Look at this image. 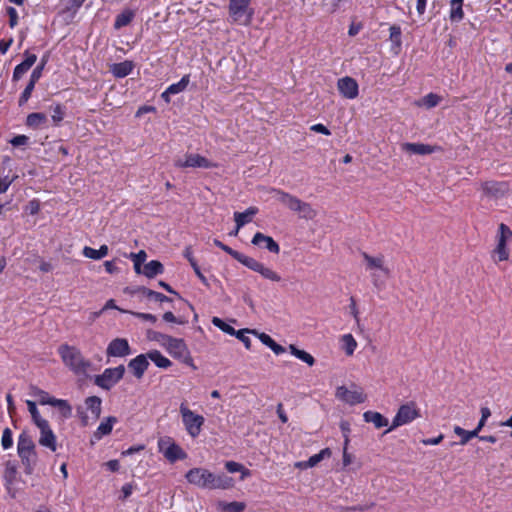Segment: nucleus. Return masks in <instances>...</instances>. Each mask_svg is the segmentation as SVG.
<instances>
[{
	"label": "nucleus",
	"mask_w": 512,
	"mask_h": 512,
	"mask_svg": "<svg viewBox=\"0 0 512 512\" xmlns=\"http://www.w3.org/2000/svg\"><path fill=\"white\" fill-rule=\"evenodd\" d=\"M185 478L190 484L202 489H228L234 486L232 477L223 473L216 475L204 468L190 469Z\"/></svg>",
	"instance_id": "f257e3e1"
},
{
	"label": "nucleus",
	"mask_w": 512,
	"mask_h": 512,
	"mask_svg": "<svg viewBox=\"0 0 512 512\" xmlns=\"http://www.w3.org/2000/svg\"><path fill=\"white\" fill-rule=\"evenodd\" d=\"M58 354L64 365L76 375H85L91 367V362L85 359L75 346L61 344L58 347Z\"/></svg>",
	"instance_id": "f03ea898"
},
{
	"label": "nucleus",
	"mask_w": 512,
	"mask_h": 512,
	"mask_svg": "<svg viewBox=\"0 0 512 512\" xmlns=\"http://www.w3.org/2000/svg\"><path fill=\"white\" fill-rule=\"evenodd\" d=\"M275 198L285 205L288 209L299 214V217L306 220H312L317 216V211L307 202H304L287 192L273 189Z\"/></svg>",
	"instance_id": "7ed1b4c3"
},
{
	"label": "nucleus",
	"mask_w": 512,
	"mask_h": 512,
	"mask_svg": "<svg viewBox=\"0 0 512 512\" xmlns=\"http://www.w3.org/2000/svg\"><path fill=\"white\" fill-rule=\"evenodd\" d=\"M17 452L24 466L25 473L31 475L37 462V454L33 440L24 432L19 436Z\"/></svg>",
	"instance_id": "20e7f679"
},
{
	"label": "nucleus",
	"mask_w": 512,
	"mask_h": 512,
	"mask_svg": "<svg viewBox=\"0 0 512 512\" xmlns=\"http://www.w3.org/2000/svg\"><path fill=\"white\" fill-rule=\"evenodd\" d=\"M162 345L167 349L169 354L180 360L184 364L191 366L194 370L197 367L193 363L190 351L183 339L174 338L172 336H161Z\"/></svg>",
	"instance_id": "39448f33"
},
{
	"label": "nucleus",
	"mask_w": 512,
	"mask_h": 512,
	"mask_svg": "<svg viewBox=\"0 0 512 512\" xmlns=\"http://www.w3.org/2000/svg\"><path fill=\"white\" fill-rule=\"evenodd\" d=\"M361 256L364 259L366 269L372 272L371 279L373 285L377 288L380 287L379 276L375 271L378 270L382 272L386 278L390 277V269L385 265L384 255L379 254L377 256H371L367 252H362Z\"/></svg>",
	"instance_id": "423d86ee"
},
{
	"label": "nucleus",
	"mask_w": 512,
	"mask_h": 512,
	"mask_svg": "<svg viewBox=\"0 0 512 512\" xmlns=\"http://www.w3.org/2000/svg\"><path fill=\"white\" fill-rule=\"evenodd\" d=\"M420 417V410L417 408L415 402H408L399 407L395 417L393 418L390 428H388L384 434L392 431L393 429L408 424L413 420Z\"/></svg>",
	"instance_id": "0eeeda50"
},
{
	"label": "nucleus",
	"mask_w": 512,
	"mask_h": 512,
	"mask_svg": "<svg viewBox=\"0 0 512 512\" xmlns=\"http://www.w3.org/2000/svg\"><path fill=\"white\" fill-rule=\"evenodd\" d=\"M251 0H230L229 14L234 22L241 25L250 24L253 16V9L250 8Z\"/></svg>",
	"instance_id": "6e6552de"
},
{
	"label": "nucleus",
	"mask_w": 512,
	"mask_h": 512,
	"mask_svg": "<svg viewBox=\"0 0 512 512\" xmlns=\"http://www.w3.org/2000/svg\"><path fill=\"white\" fill-rule=\"evenodd\" d=\"M158 449L159 452L162 453L171 463L187 458L186 452L168 436L162 437L158 440Z\"/></svg>",
	"instance_id": "1a4fd4ad"
},
{
	"label": "nucleus",
	"mask_w": 512,
	"mask_h": 512,
	"mask_svg": "<svg viewBox=\"0 0 512 512\" xmlns=\"http://www.w3.org/2000/svg\"><path fill=\"white\" fill-rule=\"evenodd\" d=\"M124 373V365H119L115 368H106L102 374L95 376L94 383L104 390H110L123 378Z\"/></svg>",
	"instance_id": "9d476101"
},
{
	"label": "nucleus",
	"mask_w": 512,
	"mask_h": 512,
	"mask_svg": "<svg viewBox=\"0 0 512 512\" xmlns=\"http://www.w3.org/2000/svg\"><path fill=\"white\" fill-rule=\"evenodd\" d=\"M180 413L188 434L193 438L197 437L200 434L201 428L204 424V417L195 414L184 404H181L180 406Z\"/></svg>",
	"instance_id": "9b49d317"
},
{
	"label": "nucleus",
	"mask_w": 512,
	"mask_h": 512,
	"mask_svg": "<svg viewBox=\"0 0 512 512\" xmlns=\"http://www.w3.org/2000/svg\"><path fill=\"white\" fill-rule=\"evenodd\" d=\"M512 238V230L504 223H501L498 228L497 246L494 249V254L498 257V261H506L509 258V251L507 249V242Z\"/></svg>",
	"instance_id": "f8f14e48"
},
{
	"label": "nucleus",
	"mask_w": 512,
	"mask_h": 512,
	"mask_svg": "<svg viewBox=\"0 0 512 512\" xmlns=\"http://www.w3.org/2000/svg\"><path fill=\"white\" fill-rule=\"evenodd\" d=\"M174 165L178 168H213L216 164L209 161L200 154H186L184 158H178L175 160Z\"/></svg>",
	"instance_id": "ddd939ff"
},
{
	"label": "nucleus",
	"mask_w": 512,
	"mask_h": 512,
	"mask_svg": "<svg viewBox=\"0 0 512 512\" xmlns=\"http://www.w3.org/2000/svg\"><path fill=\"white\" fill-rule=\"evenodd\" d=\"M242 264L246 266L247 268L251 269L252 271H255L259 273L263 278L273 281V282H280L281 276L271 268L265 266L263 263L257 261L256 259L249 257L246 255L244 258Z\"/></svg>",
	"instance_id": "4468645a"
},
{
	"label": "nucleus",
	"mask_w": 512,
	"mask_h": 512,
	"mask_svg": "<svg viewBox=\"0 0 512 512\" xmlns=\"http://www.w3.org/2000/svg\"><path fill=\"white\" fill-rule=\"evenodd\" d=\"M509 187L506 182L487 181L482 184V191L485 197L499 199L506 195Z\"/></svg>",
	"instance_id": "2eb2a0df"
},
{
	"label": "nucleus",
	"mask_w": 512,
	"mask_h": 512,
	"mask_svg": "<svg viewBox=\"0 0 512 512\" xmlns=\"http://www.w3.org/2000/svg\"><path fill=\"white\" fill-rule=\"evenodd\" d=\"M337 88L340 94L347 99H355L359 93L358 83L349 76L340 78L337 82Z\"/></svg>",
	"instance_id": "dca6fc26"
},
{
	"label": "nucleus",
	"mask_w": 512,
	"mask_h": 512,
	"mask_svg": "<svg viewBox=\"0 0 512 512\" xmlns=\"http://www.w3.org/2000/svg\"><path fill=\"white\" fill-rule=\"evenodd\" d=\"M38 428L40 430V437L38 440L39 444L55 452L57 449L56 436L50 428L48 421L40 422V426H38Z\"/></svg>",
	"instance_id": "f3484780"
},
{
	"label": "nucleus",
	"mask_w": 512,
	"mask_h": 512,
	"mask_svg": "<svg viewBox=\"0 0 512 512\" xmlns=\"http://www.w3.org/2000/svg\"><path fill=\"white\" fill-rule=\"evenodd\" d=\"M336 396L340 400L350 404L363 403L366 400V396L361 390H348L345 386H340L336 390Z\"/></svg>",
	"instance_id": "a211bd4d"
},
{
	"label": "nucleus",
	"mask_w": 512,
	"mask_h": 512,
	"mask_svg": "<svg viewBox=\"0 0 512 512\" xmlns=\"http://www.w3.org/2000/svg\"><path fill=\"white\" fill-rule=\"evenodd\" d=\"M131 353L129 343L124 338L112 340L106 350L108 357H124Z\"/></svg>",
	"instance_id": "6ab92c4d"
},
{
	"label": "nucleus",
	"mask_w": 512,
	"mask_h": 512,
	"mask_svg": "<svg viewBox=\"0 0 512 512\" xmlns=\"http://www.w3.org/2000/svg\"><path fill=\"white\" fill-rule=\"evenodd\" d=\"M251 243L255 246H264L269 252L278 254L280 247L278 243L270 236H267L261 232H257L252 238Z\"/></svg>",
	"instance_id": "aec40b11"
},
{
	"label": "nucleus",
	"mask_w": 512,
	"mask_h": 512,
	"mask_svg": "<svg viewBox=\"0 0 512 512\" xmlns=\"http://www.w3.org/2000/svg\"><path fill=\"white\" fill-rule=\"evenodd\" d=\"M147 355L141 354L131 359L128 363L129 370L137 379H141L149 366Z\"/></svg>",
	"instance_id": "412c9836"
},
{
	"label": "nucleus",
	"mask_w": 512,
	"mask_h": 512,
	"mask_svg": "<svg viewBox=\"0 0 512 512\" xmlns=\"http://www.w3.org/2000/svg\"><path fill=\"white\" fill-rule=\"evenodd\" d=\"M25 60L18 64L13 72V80L18 81L36 62L37 56L28 51L25 52Z\"/></svg>",
	"instance_id": "4be33fe9"
},
{
	"label": "nucleus",
	"mask_w": 512,
	"mask_h": 512,
	"mask_svg": "<svg viewBox=\"0 0 512 512\" xmlns=\"http://www.w3.org/2000/svg\"><path fill=\"white\" fill-rule=\"evenodd\" d=\"M403 151L410 154L427 155L433 153L437 147L423 143H403L401 145Z\"/></svg>",
	"instance_id": "5701e85b"
},
{
	"label": "nucleus",
	"mask_w": 512,
	"mask_h": 512,
	"mask_svg": "<svg viewBox=\"0 0 512 512\" xmlns=\"http://www.w3.org/2000/svg\"><path fill=\"white\" fill-rule=\"evenodd\" d=\"M17 475V465L13 461H7L5 464V471H4V481L6 489L8 490V493L11 495L12 498L15 497V493L12 492L11 486L16 480Z\"/></svg>",
	"instance_id": "b1692460"
},
{
	"label": "nucleus",
	"mask_w": 512,
	"mask_h": 512,
	"mask_svg": "<svg viewBox=\"0 0 512 512\" xmlns=\"http://www.w3.org/2000/svg\"><path fill=\"white\" fill-rule=\"evenodd\" d=\"M258 213L257 207H249L244 212H235L234 213V220L237 224V229H241L245 224L252 221L253 216H255Z\"/></svg>",
	"instance_id": "393cba45"
},
{
	"label": "nucleus",
	"mask_w": 512,
	"mask_h": 512,
	"mask_svg": "<svg viewBox=\"0 0 512 512\" xmlns=\"http://www.w3.org/2000/svg\"><path fill=\"white\" fill-rule=\"evenodd\" d=\"M134 68V64L132 61L125 60L120 63H115L111 66L110 71L117 78H123L129 75Z\"/></svg>",
	"instance_id": "a878e982"
},
{
	"label": "nucleus",
	"mask_w": 512,
	"mask_h": 512,
	"mask_svg": "<svg viewBox=\"0 0 512 512\" xmlns=\"http://www.w3.org/2000/svg\"><path fill=\"white\" fill-rule=\"evenodd\" d=\"M365 422L372 423L377 429L388 425V419L385 418L381 413L374 411H366L363 414Z\"/></svg>",
	"instance_id": "bb28decb"
},
{
	"label": "nucleus",
	"mask_w": 512,
	"mask_h": 512,
	"mask_svg": "<svg viewBox=\"0 0 512 512\" xmlns=\"http://www.w3.org/2000/svg\"><path fill=\"white\" fill-rule=\"evenodd\" d=\"M164 271V267L162 263L158 260H152L144 265L143 274L147 278H154L155 276L162 274Z\"/></svg>",
	"instance_id": "cd10ccee"
},
{
	"label": "nucleus",
	"mask_w": 512,
	"mask_h": 512,
	"mask_svg": "<svg viewBox=\"0 0 512 512\" xmlns=\"http://www.w3.org/2000/svg\"><path fill=\"white\" fill-rule=\"evenodd\" d=\"M117 422V418L114 416H109L106 418L104 422H101L98 426L95 437L100 439L104 435H108L111 433L113 425Z\"/></svg>",
	"instance_id": "c85d7f7f"
},
{
	"label": "nucleus",
	"mask_w": 512,
	"mask_h": 512,
	"mask_svg": "<svg viewBox=\"0 0 512 512\" xmlns=\"http://www.w3.org/2000/svg\"><path fill=\"white\" fill-rule=\"evenodd\" d=\"M147 357L159 368H168L172 365L171 361L163 356L158 350H152L147 353Z\"/></svg>",
	"instance_id": "c756f323"
},
{
	"label": "nucleus",
	"mask_w": 512,
	"mask_h": 512,
	"mask_svg": "<svg viewBox=\"0 0 512 512\" xmlns=\"http://www.w3.org/2000/svg\"><path fill=\"white\" fill-rule=\"evenodd\" d=\"M101 403L102 401L98 396H90L85 400L87 409L95 419H98L101 414Z\"/></svg>",
	"instance_id": "7c9ffc66"
},
{
	"label": "nucleus",
	"mask_w": 512,
	"mask_h": 512,
	"mask_svg": "<svg viewBox=\"0 0 512 512\" xmlns=\"http://www.w3.org/2000/svg\"><path fill=\"white\" fill-rule=\"evenodd\" d=\"M289 350L292 355H294L296 358L300 359L301 361L305 362L309 366H313L315 364L314 357L309 354L308 352L298 349L295 345L291 344L289 346Z\"/></svg>",
	"instance_id": "2f4dec72"
},
{
	"label": "nucleus",
	"mask_w": 512,
	"mask_h": 512,
	"mask_svg": "<svg viewBox=\"0 0 512 512\" xmlns=\"http://www.w3.org/2000/svg\"><path fill=\"white\" fill-rule=\"evenodd\" d=\"M463 0H451V11L450 20L453 22H459L464 17L462 9Z\"/></svg>",
	"instance_id": "473e14b6"
},
{
	"label": "nucleus",
	"mask_w": 512,
	"mask_h": 512,
	"mask_svg": "<svg viewBox=\"0 0 512 512\" xmlns=\"http://www.w3.org/2000/svg\"><path fill=\"white\" fill-rule=\"evenodd\" d=\"M454 433L461 437L460 444L465 445L467 444L472 438L477 437L479 434V431L475 428L472 431H467L463 429L460 426L454 427Z\"/></svg>",
	"instance_id": "72a5a7b5"
},
{
	"label": "nucleus",
	"mask_w": 512,
	"mask_h": 512,
	"mask_svg": "<svg viewBox=\"0 0 512 512\" xmlns=\"http://www.w3.org/2000/svg\"><path fill=\"white\" fill-rule=\"evenodd\" d=\"M225 468L230 473L241 472V480H244L246 477L250 476V470L245 468L242 464L235 461H227L225 463Z\"/></svg>",
	"instance_id": "f704fd0d"
},
{
	"label": "nucleus",
	"mask_w": 512,
	"mask_h": 512,
	"mask_svg": "<svg viewBox=\"0 0 512 512\" xmlns=\"http://www.w3.org/2000/svg\"><path fill=\"white\" fill-rule=\"evenodd\" d=\"M343 349L348 356H352L357 347V342L351 334H345L341 338Z\"/></svg>",
	"instance_id": "c9c22d12"
},
{
	"label": "nucleus",
	"mask_w": 512,
	"mask_h": 512,
	"mask_svg": "<svg viewBox=\"0 0 512 512\" xmlns=\"http://www.w3.org/2000/svg\"><path fill=\"white\" fill-rule=\"evenodd\" d=\"M47 117L44 113H31L27 116L26 124L29 127L38 128L46 123Z\"/></svg>",
	"instance_id": "e433bc0d"
},
{
	"label": "nucleus",
	"mask_w": 512,
	"mask_h": 512,
	"mask_svg": "<svg viewBox=\"0 0 512 512\" xmlns=\"http://www.w3.org/2000/svg\"><path fill=\"white\" fill-rule=\"evenodd\" d=\"M214 244L217 247H219L220 249H222L223 251H225L226 253H228L229 255H231L235 260H237L241 264H242L244 258L246 257V255H244V254H242V253L232 249L231 247L225 245L224 243H222L218 239H214Z\"/></svg>",
	"instance_id": "4c0bfd02"
},
{
	"label": "nucleus",
	"mask_w": 512,
	"mask_h": 512,
	"mask_svg": "<svg viewBox=\"0 0 512 512\" xmlns=\"http://www.w3.org/2000/svg\"><path fill=\"white\" fill-rule=\"evenodd\" d=\"M133 16H134L133 12L129 11V10L120 13L115 19L114 28L120 29V28L128 25L132 21Z\"/></svg>",
	"instance_id": "58836bf2"
},
{
	"label": "nucleus",
	"mask_w": 512,
	"mask_h": 512,
	"mask_svg": "<svg viewBox=\"0 0 512 512\" xmlns=\"http://www.w3.org/2000/svg\"><path fill=\"white\" fill-rule=\"evenodd\" d=\"M50 405L59 408L65 418L71 416L72 408L66 400L56 399L53 397Z\"/></svg>",
	"instance_id": "ea45409f"
},
{
	"label": "nucleus",
	"mask_w": 512,
	"mask_h": 512,
	"mask_svg": "<svg viewBox=\"0 0 512 512\" xmlns=\"http://www.w3.org/2000/svg\"><path fill=\"white\" fill-rule=\"evenodd\" d=\"M331 456V450L329 448H324L322 449L319 453L311 456L308 460H307V464L308 466L311 468V467H314L316 466L318 463H320L323 459L325 458H329Z\"/></svg>",
	"instance_id": "a19ab883"
},
{
	"label": "nucleus",
	"mask_w": 512,
	"mask_h": 512,
	"mask_svg": "<svg viewBox=\"0 0 512 512\" xmlns=\"http://www.w3.org/2000/svg\"><path fill=\"white\" fill-rule=\"evenodd\" d=\"M139 291L146 297L148 298H153L154 300L156 301H159V302H168V301H171V299L169 297H167L166 295L160 293V292H156V291H153L151 289H148L146 287H141L139 289Z\"/></svg>",
	"instance_id": "79ce46f5"
},
{
	"label": "nucleus",
	"mask_w": 512,
	"mask_h": 512,
	"mask_svg": "<svg viewBox=\"0 0 512 512\" xmlns=\"http://www.w3.org/2000/svg\"><path fill=\"white\" fill-rule=\"evenodd\" d=\"M189 75H184L177 83L170 85L167 89L171 94H178L183 92L189 84Z\"/></svg>",
	"instance_id": "37998d69"
},
{
	"label": "nucleus",
	"mask_w": 512,
	"mask_h": 512,
	"mask_svg": "<svg viewBox=\"0 0 512 512\" xmlns=\"http://www.w3.org/2000/svg\"><path fill=\"white\" fill-rule=\"evenodd\" d=\"M26 404L28 406V410L32 416V419H33V422L35 423V425L38 427L40 426V422H46L47 420L43 419L39 412H38V409L36 407V403L34 401H31V400H27L26 401Z\"/></svg>",
	"instance_id": "c03bdc74"
},
{
	"label": "nucleus",
	"mask_w": 512,
	"mask_h": 512,
	"mask_svg": "<svg viewBox=\"0 0 512 512\" xmlns=\"http://www.w3.org/2000/svg\"><path fill=\"white\" fill-rule=\"evenodd\" d=\"M212 323L214 326H216L217 328H219L220 330H222L223 332H225L229 335H234L236 332V330L232 326L225 323L222 319H220L218 317H213Z\"/></svg>",
	"instance_id": "a18cd8bd"
},
{
	"label": "nucleus",
	"mask_w": 512,
	"mask_h": 512,
	"mask_svg": "<svg viewBox=\"0 0 512 512\" xmlns=\"http://www.w3.org/2000/svg\"><path fill=\"white\" fill-rule=\"evenodd\" d=\"M253 330L250 329H241L235 332L234 336L238 338L245 346L246 349L251 348V340L248 336H246V333H252Z\"/></svg>",
	"instance_id": "49530a36"
},
{
	"label": "nucleus",
	"mask_w": 512,
	"mask_h": 512,
	"mask_svg": "<svg viewBox=\"0 0 512 512\" xmlns=\"http://www.w3.org/2000/svg\"><path fill=\"white\" fill-rule=\"evenodd\" d=\"M16 178L17 176L9 177L0 173V194L5 193Z\"/></svg>",
	"instance_id": "de8ad7c7"
},
{
	"label": "nucleus",
	"mask_w": 512,
	"mask_h": 512,
	"mask_svg": "<svg viewBox=\"0 0 512 512\" xmlns=\"http://www.w3.org/2000/svg\"><path fill=\"white\" fill-rule=\"evenodd\" d=\"M440 102V97L436 94L429 93L422 99V104L427 108H432L438 105Z\"/></svg>",
	"instance_id": "09e8293b"
},
{
	"label": "nucleus",
	"mask_w": 512,
	"mask_h": 512,
	"mask_svg": "<svg viewBox=\"0 0 512 512\" xmlns=\"http://www.w3.org/2000/svg\"><path fill=\"white\" fill-rule=\"evenodd\" d=\"M390 39L397 46H401V29L399 26L393 25L390 27Z\"/></svg>",
	"instance_id": "8fccbe9b"
},
{
	"label": "nucleus",
	"mask_w": 512,
	"mask_h": 512,
	"mask_svg": "<svg viewBox=\"0 0 512 512\" xmlns=\"http://www.w3.org/2000/svg\"><path fill=\"white\" fill-rule=\"evenodd\" d=\"M1 444L3 449H9L12 447L13 439H12V431L10 428H5L2 434Z\"/></svg>",
	"instance_id": "3c124183"
},
{
	"label": "nucleus",
	"mask_w": 512,
	"mask_h": 512,
	"mask_svg": "<svg viewBox=\"0 0 512 512\" xmlns=\"http://www.w3.org/2000/svg\"><path fill=\"white\" fill-rule=\"evenodd\" d=\"M34 87H35V82L29 80V83L27 84L26 88L22 92L21 97L19 99L20 105H22L23 103L28 101V99L30 98L31 93H32Z\"/></svg>",
	"instance_id": "603ef678"
},
{
	"label": "nucleus",
	"mask_w": 512,
	"mask_h": 512,
	"mask_svg": "<svg viewBox=\"0 0 512 512\" xmlns=\"http://www.w3.org/2000/svg\"><path fill=\"white\" fill-rule=\"evenodd\" d=\"M35 395L38 397V401L42 405H45V404L50 405V402L53 399V397H51L47 392L40 390V389H38L36 391Z\"/></svg>",
	"instance_id": "864d4df0"
},
{
	"label": "nucleus",
	"mask_w": 512,
	"mask_h": 512,
	"mask_svg": "<svg viewBox=\"0 0 512 512\" xmlns=\"http://www.w3.org/2000/svg\"><path fill=\"white\" fill-rule=\"evenodd\" d=\"M491 412L490 409L487 407L481 408V419L476 427V429L480 432L481 429L485 426L486 420L490 417Z\"/></svg>",
	"instance_id": "5fc2aeb1"
},
{
	"label": "nucleus",
	"mask_w": 512,
	"mask_h": 512,
	"mask_svg": "<svg viewBox=\"0 0 512 512\" xmlns=\"http://www.w3.org/2000/svg\"><path fill=\"white\" fill-rule=\"evenodd\" d=\"M83 255L89 259L100 260V255L98 250L91 248L89 246H85L82 251Z\"/></svg>",
	"instance_id": "6e6d98bb"
},
{
	"label": "nucleus",
	"mask_w": 512,
	"mask_h": 512,
	"mask_svg": "<svg viewBox=\"0 0 512 512\" xmlns=\"http://www.w3.org/2000/svg\"><path fill=\"white\" fill-rule=\"evenodd\" d=\"M252 334L256 335L259 340L266 346L270 347L272 344H274V340L266 333L258 332L256 330L252 331Z\"/></svg>",
	"instance_id": "4d7b16f0"
},
{
	"label": "nucleus",
	"mask_w": 512,
	"mask_h": 512,
	"mask_svg": "<svg viewBox=\"0 0 512 512\" xmlns=\"http://www.w3.org/2000/svg\"><path fill=\"white\" fill-rule=\"evenodd\" d=\"M7 14L9 16V25L11 28L15 27L18 23V13L15 8L8 7Z\"/></svg>",
	"instance_id": "13d9d810"
},
{
	"label": "nucleus",
	"mask_w": 512,
	"mask_h": 512,
	"mask_svg": "<svg viewBox=\"0 0 512 512\" xmlns=\"http://www.w3.org/2000/svg\"><path fill=\"white\" fill-rule=\"evenodd\" d=\"M349 443V437L345 436L344 448H343V466L347 467L352 462V456L347 452V446Z\"/></svg>",
	"instance_id": "bf43d9fd"
},
{
	"label": "nucleus",
	"mask_w": 512,
	"mask_h": 512,
	"mask_svg": "<svg viewBox=\"0 0 512 512\" xmlns=\"http://www.w3.org/2000/svg\"><path fill=\"white\" fill-rule=\"evenodd\" d=\"M64 111L61 105H56L53 109L52 119L57 124L63 120Z\"/></svg>",
	"instance_id": "052dcab7"
},
{
	"label": "nucleus",
	"mask_w": 512,
	"mask_h": 512,
	"mask_svg": "<svg viewBox=\"0 0 512 512\" xmlns=\"http://www.w3.org/2000/svg\"><path fill=\"white\" fill-rule=\"evenodd\" d=\"M44 66H45V61H42V63L40 65H38L31 73L30 75V80L33 81V82H37L39 80V78L41 77L42 75V70L44 69Z\"/></svg>",
	"instance_id": "680f3d73"
},
{
	"label": "nucleus",
	"mask_w": 512,
	"mask_h": 512,
	"mask_svg": "<svg viewBox=\"0 0 512 512\" xmlns=\"http://www.w3.org/2000/svg\"><path fill=\"white\" fill-rule=\"evenodd\" d=\"M245 509V504L243 502H231L227 506V510L229 512H242Z\"/></svg>",
	"instance_id": "e2e57ef3"
},
{
	"label": "nucleus",
	"mask_w": 512,
	"mask_h": 512,
	"mask_svg": "<svg viewBox=\"0 0 512 512\" xmlns=\"http://www.w3.org/2000/svg\"><path fill=\"white\" fill-rule=\"evenodd\" d=\"M28 139L29 138L27 136H25V135H17V136H15L14 138H12L10 140V143L13 146H21V145L27 144Z\"/></svg>",
	"instance_id": "0e129e2a"
},
{
	"label": "nucleus",
	"mask_w": 512,
	"mask_h": 512,
	"mask_svg": "<svg viewBox=\"0 0 512 512\" xmlns=\"http://www.w3.org/2000/svg\"><path fill=\"white\" fill-rule=\"evenodd\" d=\"M131 258L133 262L144 263L147 258V254L144 250H141L138 253H131Z\"/></svg>",
	"instance_id": "69168bd1"
},
{
	"label": "nucleus",
	"mask_w": 512,
	"mask_h": 512,
	"mask_svg": "<svg viewBox=\"0 0 512 512\" xmlns=\"http://www.w3.org/2000/svg\"><path fill=\"white\" fill-rule=\"evenodd\" d=\"M133 315H135L136 317H138L142 320L150 321L152 323H155L157 321L156 316H154L153 314H150V313L135 312V313H133Z\"/></svg>",
	"instance_id": "338daca9"
},
{
	"label": "nucleus",
	"mask_w": 512,
	"mask_h": 512,
	"mask_svg": "<svg viewBox=\"0 0 512 512\" xmlns=\"http://www.w3.org/2000/svg\"><path fill=\"white\" fill-rule=\"evenodd\" d=\"M311 130L314 131V132H317V133L324 134V135H330L331 134L330 130L326 126H324L323 124L312 125L311 126Z\"/></svg>",
	"instance_id": "774afa93"
}]
</instances>
